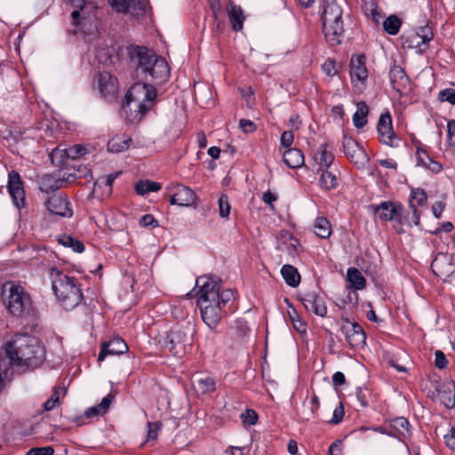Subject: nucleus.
Instances as JSON below:
<instances>
[{
  "instance_id": "40",
  "label": "nucleus",
  "mask_w": 455,
  "mask_h": 455,
  "mask_svg": "<svg viewBox=\"0 0 455 455\" xmlns=\"http://www.w3.org/2000/svg\"><path fill=\"white\" fill-rule=\"evenodd\" d=\"M136 192L144 196L149 192H156L161 189V184L152 180H140L136 184Z\"/></svg>"
},
{
  "instance_id": "19",
  "label": "nucleus",
  "mask_w": 455,
  "mask_h": 455,
  "mask_svg": "<svg viewBox=\"0 0 455 455\" xmlns=\"http://www.w3.org/2000/svg\"><path fill=\"white\" fill-rule=\"evenodd\" d=\"M65 182L66 180L59 171L51 174H44L39 179L38 186L42 192L50 194L60 189Z\"/></svg>"
},
{
  "instance_id": "32",
  "label": "nucleus",
  "mask_w": 455,
  "mask_h": 455,
  "mask_svg": "<svg viewBox=\"0 0 455 455\" xmlns=\"http://www.w3.org/2000/svg\"><path fill=\"white\" fill-rule=\"evenodd\" d=\"M131 139L125 136H116L108 143V149L112 153H120L125 151L130 147Z\"/></svg>"
},
{
  "instance_id": "64",
  "label": "nucleus",
  "mask_w": 455,
  "mask_h": 455,
  "mask_svg": "<svg viewBox=\"0 0 455 455\" xmlns=\"http://www.w3.org/2000/svg\"><path fill=\"white\" fill-rule=\"evenodd\" d=\"M446 445L455 451V427H452L448 434L444 435Z\"/></svg>"
},
{
  "instance_id": "55",
  "label": "nucleus",
  "mask_w": 455,
  "mask_h": 455,
  "mask_svg": "<svg viewBox=\"0 0 455 455\" xmlns=\"http://www.w3.org/2000/svg\"><path fill=\"white\" fill-rule=\"evenodd\" d=\"M54 450L52 446L31 448L27 451V455H52Z\"/></svg>"
},
{
  "instance_id": "2",
  "label": "nucleus",
  "mask_w": 455,
  "mask_h": 455,
  "mask_svg": "<svg viewBox=\"0 0 455 455\" xmlns=\"http://www.w3.org/2000/svg\"><path fill=\"white\" fill-rule=\"evenodd\" d=\"M4 351L10 364L22 371L34 370L45 360V349L38 339L28 334H16L5 343Z\"/></svg>"
},
{
  "instance_id": "16",
  "label": "nucleus",
  "mask_w": 455,
  "mask_h": 455,
  "mask_svg": "<svg viewBox=\"0 0 455 455\" xmlns=\"http://www.w3.org/2000/svg\"><path fill=\"white\" fill-rule=\"evenodd\" d=\"M128 351V346L125 341L119 337H116L101 344L100 352L98 355V361H103L107 355H119Z\"/></svg>"
},
{
  "instance_id": "34",
  "label": "nucleus",
  "mask_w": 455,
  "mask_h": 455,
  "mask_svg": "<svg viewBox=\"0 0 455 455\" xmlns=\"http://www.w3.org/2000/svg\"><path fill=\"white\" fill-rule=\"evenodd\" d=\"M365 15L371 19L376 24H379L383 18L380 9L376 5L372 0H365L363 6Z\"/></svg>"
},
{
  "instance_id": "59",
  "label": "nucleus",
  "mask_w": 455,
  "mask_h": 455,
  "mask_svg": "<svg viewBox=\"0 0 455 455\" xmlns=\"http://www.w3.org/2000/svg\"><path fill=\"white\" fill-rule=\"evenodd\" d=\"M239 126L245 133H250L256 130V124L248 119H241L239 121Z\"/></svg>"
},
{
  "instance_id": "44",
  "label": "nucleus",
  "mask_w": 455,
  "mask_h": 455,
  "mask_svg": "<svg viewBox=\"0 0 455 455\" xmlns=\"http://www.w3.org/2000/svg\"><path fill=\"white\" fill-rule=\"evenodd\" d=\"M414 34L419 36V39L421 41V44H423L426 48L427 47L428 43L434 37L432 28L428 25L419 27Z\"/></svg>"
},
{
  "instance_id": "13",
  "label": "nucleus",
  "mask_w": 455,
  "mask_h": 455,
  "mask_svg": "<svg viewBox=\"0 0 455 455\" xmlns=\"http://www.w3.org/2000/svg\"><path fill=\"white\" fill-rule=\"evenodd\" d=\"M7 188L13 204L19 209L23 207L25 205V190L18 172L12 171L9 172Z\"/></svg>"
},
{
  "instance_id": "31",
  "label": "nucleus",
  "mask_w": 455,
  "mask_h": 455,
  "mask_svg": "<svg viewBox=\"0 0 455 455\" xmlns=\"http://www.w3.org/2000/svg\"><path fill=\"white\" fill-rule=\"evenodd\" d=\"M347 281L355 290H363L366 286V280L362 273L355 267H349L347 272Z\"/></svg>"
},
{
  "instance_id": "7",
  "label": "nucleus",
  "mask_w": 455,
  "mask_h": 455,
  "mask_svg": "<svg viewBox=\"0 0 455 455\" xmlns=\"http://www.w3.org/2000/svg\"><path fill=\"white\" fill-rule=\"evenodd\" d=\"M432 388L428 391V397L439 401L446 408L455 406V382L452 380H435L431 382Z\"/></svg>"
},
{
  "instance_id": "42",
  "label": "nucleus",
  "mask_w": 455,
  "mask_h": 455,
  "mask_svg": "<svg viewBox=\"0 0 455 455\" xmlns=\"http://www.w3.org/2000/svg\"><path fill=\"white\" fill-rule=\"evenodd\" d=\"M416 156H417V165H421L427 169L428 163L431 160V157L425 148V146L420 142L417 143L416 147Z\"/></svg>"
},
{
  "instance_id": "35",
  "label": "nucleus",
  "mask_w": 455,
  "mask_h": 455,
  "mask_svg": "<svg viewBox=\"0 0 455 455\" xmlns=\"http://www.w3.org/2000/svg\"><path fill=\"white\" fill-rule=\"evenodd\" d=\"M229 19L232 22V27L235 31H239L243 28V10L240 6L230 4L228 12Z\"/></svg>"
},
{
  "instance_id": "43",
  "label": "nucleus",
  "mask_w": 455,
  "mask_h": 455,
  "mask_svg": "<svg viewBox=\"0 0 455 455\" xmlns=\"http://www.w3.org/2000/svg\"><path fill=\"white\" fill-rule=\"evenodd\" d=\"M120 175V172H115L112 174H109L106 177L99 178L96 182L94 183V188H100L102 186H105L108 188L107 195H110L112 193V186L115 181V180Z\"/></svg>"
},
{
  "instance_id": "38",
  "label": "nucleus",
  "mask_w": 455,
  "mask_h": 455,
  "mask_svg": "<svg viewBox=\"0 0 455 455\" xmlns=\"http://www.w3.org/2000/svg\"><path fill=\"white\" fill-rule=\"evenodd\" d=\"M319 184L321 188L324 190L334 189L338 186L337 177L331 172H329L327 170L323 171L320 176Z\"/></svg>"
},
{
  "instance_id": "45",
  "label": "nucleus",
  "mask_w": 455,
  "mask_h": 455,
  "mask_svg": "<svg viewBox=\"0 0 455 455\" xmlns=\"http://www.w3.org/2000/svg\"><path fill=\"white\" fill-rule=\"evenodd\" d=\"M283 241L282 243H279L277 245V249L282 251L283 248H287L288 250L292 249L294 251L298 250V247L300 246V243L299 241L294 238L289 233H285L283 235Z\"/></svg>"
},
{
  "instance_id": "51",
  "label": "nucleus",
  "mask_w": 455,
  "mask_h": 455,
  "mask_svg": "<svg viewBox=\"0 0 455 455\" xmlns=\"http://www.w3.org/2000/svg\"><path fill=\"white\" fill-rule=\"evenodd\" d=\"M85 153V148L81 145H74L68 148H65L66 158H77Z\"/></svg>"
},
{
  "instance_id": "63",
  "label": "nucleus",
  "mask_w": 455,
  "mask_h": 455,
  "mask_svg": "<svg viewBox=\"0 0 455 455\" xmlns=\"http://www.w3.org/2000/svg\"><path fill=\"white\" fill-rule=\"evenodd\" d=\"M447 132H448V138H449L451 146L455 147V121L454 120L448 122Z\"/></svg>"
},
{
  "instance_id": "50",
  "label": "nucleus",
  "mask_w": 455,
  "mask_h": 455,
  "mask_svg": "<svg viewBox=\"0 0 455 455\" xmlns=\"http://www.w3.org/2000/svg\"><path fill=\"white\" fill-rule=\"evenodd\" d=\"M241 419L244 425L252 426L257 423L258 414L254 410L247 409L243 413H242Z\"/></svg>"
},
{
  "instance_id": "4",
  "label": "nucleus",
  "mask_w": 455,
  "mask_h": 455,
  "mask_svg": "<svg viewBox=\"0 0 455 455\" xmlns=\"http://www.w3.org/2000/svg\"><path fill=\"white\" fill-rule=\"evenodd\" d=\"M343 10L337 0H327L324 4L322 21L327 42L332 45L341 44L344 36Z\"/></svg>"
},
{
  "instance_id": "62",
  "label": "nucleus",
  "mask_w": 455,
  "mask_h": 455,
  "mask_svg": "<svg viewBox=\"0 0 455 455\" xmlns=\"http://www.w3.org/2000/svg\"><path fill=\"white\" fill-rule=\"evenodd\" d=\"M140 225L142 227H156L157 225V220L151 214H146L142 216L140 220Z\"/></svg>"
},
{
  "instance_id": "8",
  "label": "nucleus",
  "mask_w": 455,
  "mask_h": 455,
  "mask_svg": "<svg viewBox=\"0 0 455 455\" xmlns=\"http://www.w3.org/2000/svg\"><path fill=\"white\" fill-rule=\"evenodd\" d=\"M196 287H201L204 291H210L211 284H215L217 296L214 297L215 302L226 309L228 302L234 299V291L231 290H223L220 291V280L215 276H200L196 279Z\"/></svg>"
},
{
  "instance_id": "25",
  "label": "nucleus",
  "mask_w": 455,
  "mask_h": 455,
  "mask_svg": "<svg viewBox=\"0 0 455 455\" xmlns=\"http://www.w3.org/2000/svg\"><path fill=\"white\" fill-rule=\"evenodd\" d=\"M389 78L392 87L396 91H401L405 88L409 80L404 70L397 65H394L390 68Z\"/></svg>"
},
{
  "instance_id": "46",
  "label": "nucleus",
  "mask_w": 455,
  "mask_h": 455,
  "mask_svg": "<svg viewBox=\"0 0 455 455\" xmlns=\"http://www.w3.org/2000/svg\"><path fill=\"white\" fill-rule=\"evenodd\" d=\"M355 397L361 407L365 408L369 405L371 399V392L367 387H359L356 388Z\"/></svg>"
},
{
  "instance_id": "52",
  "label": "nucleus",
  "mask_w": 455,
  "mask_h": 455,
  "mask_svg": "<svg viewBox=\"0 0 455 455\" xmlns=\"http://www.w3.org/2000/svg\"><path fill=\"white\" fill-rule=\"evenodd\" d=\"M438 99L443 102H449L451 105H455V90L447 88L440 91Z\"/></svg>"
},
{
  "instance_id": "57",
  "label": "nucleus",
  "mask_w": 455,
  "mask_h": 455,
  "mask_svg": "<svg viewBox=\"0 0 455 455\" xmlns=\"http://www.w3.org/2000/svg\"><path fill=\"white\" fill-rule=\"evenodd\" d=\"M293 140H294V135H293L292 132L286 131L282 133L280 142L283 148L291 147V144L293 143Z\"/></svg>"
},
{
  "instance_id": "23",
  "label": "nucleus",
  "mask_w": 455,
  "mask_h": 455,
  "mask_svg": "<svg viewBox=\"0 0 455 455\" xmlns=\"http://www.w3.org/2000/svg\"><path fill=\"white\" fill-rule=\"evenodd\" d=\"M433 273L440 278H446L452 273L453 266L443 254L436 256L431 263Z\"/></svg>"
},
{
  "instance_id": "30",
  "label": "nucleus",
  "mask_w": 455,
  "mask_h": 455,
  "mask_svg": "<svg viewBox=\"0 0 455 455\" xmlns=\"http://www.w3.org/2000/svg\"><path fill=\"white\" fill-rule=\"evenodd\" d=\"M369 107L364 101L356 104V111L353 115V124L357 129L363 128L367 124Z\"/></svg>"
},
{
  "instance_id": "18",
  "label": "nucleus",
  "mask_w": 455,
  "mask_h": 455,
  "mask_svg": "<svg viewBox=\"0 0 455 455\" xmlns=\"http://www.w3.org/2000/svg\"><path fill=\"white\" fill-rule=\"evenodd\" d=\"M301 301L307 311H312L315 315L324 317L327 314L325 303L316 292H307L301 298Z\"/></svg>"
},
{
  "instance_id": "49",
  "label": "nucleus",
  "mask_w": 455,
  "mask_h": 455,
  "mask_svg": "<svg viewBox=\"0 0 455 455\" xmlns=\"http://www.w3.org/2000/svg\"><path fill=\"white\" fill-rule=\"evenodd\" d=\"M291 321L293 328L299 333H305L307 331L306 323L300 318L298 313L293 310L292 313H289Z\"/></svg>"
},
{
  "instance_id": "14",
  "label": "nucleus",
  "mask_w": 455,
  "mask_h": 455,
  "mask_svg": "<svg viewBox=\"0 0 455 455\" xmlns=\"http://www.w3.org/2000/svg\"><path fill=\"white\" fill-rule=\"evenodd\" d=\"M377 132L382 143L393 148L398 146L396 134L393 131L392 118L388 112L380 115L377 124Z\"/></svg>"
},
{
  "instance_id": "54",
  "label": "nucleus",
  "mask_w": 455,
  "mask_h": 455,
  "mask_svg": "<svg viewBox=\"0 0 455 455\" xmlns=\"http://www.w3.org/2000/svg\"><path fill=\"white\" fill-rule=\"evenodd\" d=\"M49 157L52 164L58 165L61 164L63 163L64 158H66L65 149H60L56 148L51 152Z\"/></svg>"
},
{
  "instance_id": "15",
  "label": "nucleus",
  "mask_w": 455,
  "mask_h": 455,
  "mask_svg": "<svg viewBox=\"0 0 455 455\" xmlns=\"http://www.w3.org/2000/svg\"><path fill=\"white\" fill-rule=\"evenodd\" d=\"M45 205L47 209L55 215L71 217L73 214L69 201L67 196L62 194L53 195L48 197L45 201Z\"/></svg>"
},
{
  "instance_id": "28",
  "label": "nucleus",
  "mask_w": 455,
  "mask_h": 455,
  "mask_svg": "<svg viewBox=\"0 0 455 455\" xmlns=\"http://www.w3.org/2000/svg\"><path fill=\"white\" fill-rule=\"evenodd\" d=\"M315 162L321 167L329 168L334 160L333 154L328 149L327 144H321L314 154Z\"/></svg>"
},
{
  "instance_id": "48",
  "label": "nucleus",
  "mask_w": 455,
  "mask_h": 455,
  "mask_svg": "<svg viewBox=\"0 0 455 455\" xmlns=\"http://www.w3.org/2000/svg\"><path fill=\"white\" fill-rule=\"evenodd\" d=\"M219 213L221 218L227 219L230 213V204L228 202V196L225 194L221 195L218 200Z\"/></svg>"
},
{
  "instance_id": "39",
  "label": "nucleus",
  "mask_w": 455,
  "mask_h": 455,
  "mask_svg": "<svg viewBox=\"0 0 455 455\" xmlns=\"http://www.w3.org/2000/svg\"><path fill=\"white\" fill-rule=\"evenodd\" d=\"M401 25L402 20L396 15H390L383 21L384 30L391 36L398 34Z\"/></svg>"
},
{
  "instance_id": "47",
  "label": "nucleus",
  "mask_w": 455,
  "mask_h": 455,
  "mask_svg": "<svg viewBox=\"0 0 455 455\" xmlns=\"http://www.w3.org/2000/svg\"><path fill=\"white\" fill-rule=\"evenodd\" d=\"M61 388L58 387H54L52 390V394L49 399H47L44 403V409L46 411H50L53 410L57 404L60 403V396Z\"/></svg>"
},
{
  "instance_id": "24",
  "label": "nucleus",
  "mask_w": 455,
  "mask_h": 455,
  "mask_svg": "<svg viewBox=\"0 0 455 455\" xmlns=\"http://www.w3.org/2000/svg\"><path fill=\"white\" fill-rule=\"evenodd\" d=\"M98 86L103 97L113 96L117 92L116 78L108 72L100 73L98 76Z\"/></svg>"
},
{
  "instance_id": "9",
  "label": "nucleus",
  "mask_w": 455,
  "mask_h": 455,
  "mask_svg": "<svg viewBox=\"0 0 455 455\" xmlns=\"http://www.w3.org/2000/svg\"><path fill=\"white\" fill-rule=\"evenodd\" d=\"M374 213L381 220H395L399 224L403 223L404 209L401 204H395L393 202L386 201L382 202L378 205L372 206Z\"/></svg>"
},
{
  "instance_id": "17",
  "label": "nucleus",
  "mask_w": 455,
  "mask_h": 455,
  "mask_svg": "<svg viewBox=\"0 0 455 455\" xmlns=\"http://www.w3.org/2000/svg\"><path fill=\"white\" fill-rule=\"evenodd\" d=\"M173 188L176 190L171 197V204L188 207L195 204L196 196L192 189L180 184L174 185Z\"/></svg>"
},
{
  "instance_id": "36",
  "label": "nucleus",
  "mask_w": 455,
  "mask_h": 455,
  "mask_svg": "<svg viewBox=\"0 0 455 455\" xmlns=\"http://www.w3.org/2000/svg\"><path fill=\"white\" fill-rule=\"evenodd\" d=\"M402 40L403 48L415 49L418 53H423L427 49L423 44H421L419 36L414 33L403 36Z\"/></svg>"
},
{
  "instance_id": "37",
  "label": "nucleus",
  "mask_w": 455,
  "mask_h": 455,
  "mask_svg": "<svg viewBox=\"0 0 455 455\" xmlns=\"http://www.w3.org/2000/svg\"><path fill=\"white\" fill-rule=\"evenodd\" d=\"M58 242L65 247L71 248L75 252L81 253L84 251V243L69 235L63 234L59 235Z\"/></svg>"
},
{
  "instance_id": "61",
  "label": "nucleus",
  "mask_w": 455,
  "mask_h": 455,
  "mask_svg": "<svg viewBox=\"0 0 455 455\" xmlns=\"http://www.w3.org/2000/svg\"><path fill=\"white\" fill-rule=\"evenodd\" d=\"M113 399L114 395L112 394H108L101 400V402L97 406L101 413H105L108 410Z\"/></svg>"
},
{
  "instance_id": "10",
  "label": "nucleus",
  "mask_w": 455,
  "mask_h": 455,
  "mask_svg": "<svg viewBox=\"0 0 455 455\" xmlns=\"http://www.w3.org/2000/svg\"><path fill=\"white\" fill-rule=\"evenodd\" d=\"M340 331L345 335L347 342L352 347H363L366 342V334L363 327L357 323L343 319Z\"/></svg>"
},
{
  "instance_id": "5",
  "label": "nucleus",
  "mask_w": 455,
  "mask_h": 455,
  "mask_svg": "<svg viewBox=\"0 0 455 455\" xmlns=\"http://www.w3.org/2000/svg\"><path fill=\"white\" fill-rule=\"evenodd\" d=\"M211 285L210 291H204L201 287H197V305L200 307L203 321L210 329L213 330L218 326L227 310L215 302L214 297L217 296V290L215 284Z\"/></svg>"
},
{
  "instance_id": "27",
  "label": "nucleus",
  "mask_w": 455,
  "mask_h": 455,
  "mask_svg": "<svg viewBox=\"0 0 455 455\" xmlns=\"http://www.w3.org/2000/svg\"><path fill=\"white\" fill-rule=\"evenodd\" d=\"M194 387L198 394L208 395L215 391V379L210 376H200L194 380Z\"/></svg>"
},
{
  "instance_id": "12",
  "label": "nucleus",
  "mask_w": 455,
  "mask_h": 455,
  "mask_svg": "<svg viewBox=\"0 0 455 455\" xmlns=\"http://www.w3.org/2000/svg\"><path fill=\"white\" fill-rule=\"evenodd\" d=\"M343 149L347 159L355 165H363L369 161L366 152L353 138L344 135Z\"/></svg>"
},
{
  "instance_id": "58",
  "label": "nucleus",
  "mask_w": 455,
  "mask_h": 455,
  "mask_svg": "<svg viewBox=\"0 0 455 455\" xmlns=\"http://www.w3.org/2000/svg\"><path fill=\"white\" fill-rule=\"evenodd\" d=\"M322 69L328 76H333L336 75L337 71L335 69V61L331 60H327L323 65Z\"/></svg>"
},
{
  "instance_id": "21",
  "label": "nucleus",
  "mask_w": 455,
  "mask_h": 455,
  "mask_svg": "<svg viewBox=\"0 0 455 455\" xmlns=\"http://www.w3.org/2000/svg\"><path fill=\"white\" fill-rule=\"evenodd\" d=\"M350 76L352 81L364 83L368 77L364 55H353L350 60Z\"/></svg>"
},
{
  "instance_id": "22",
  "label": "nucleus",
  "mask_w": 455,
  "mask_h": 455,
  "mask_svg": "<svg viewBox=\"0 0 455 455\" xmlns=\"http://www.w3.org/2000/svg\"><path fill=\"white\" fill-rule=\"evenodd\" d=\"M190 345L188 332L180 328L172 330L169 334V348L175 354L182 352L187 345Z\"/></svg>"
},
{
  "instance_id": "33",
  "label": "nucleus",
  "mask_w": 455,
  "mask_h": 455,
  "mask_svg": "<svg viewBox=\"0 0 455 455\" xmlns=\"http://www.w3.org/2000/svg\"><path fill=\"white\" fill-rule=\"evenodd\" d=\"M315 233L320 238H328L331 234V226L325 217H317L314 223Z\"/></svg>"
},
{
  "instance_id": "29",
  "label": "nucleus",
  "mask_w": 455,
  "mask_h": 455,
  "mask_svg": "<svg viewBox=\"0 0 455 455\" xmlns=\"http://www.w3.org/2000/svg\"><path fill=\"white\" fill-rule=\"evenodd\" d=\"M281 275L285 283L291 287H297L300 283V275L297 268L290 264L283 265Z\"/></svg>"
},
{
  "instance_id": "1",
  "label": "nucleus",
  "mask_w": 455,
  "mask_h": 455,
  "mask_svg": "<svg viewBox=\"0 0 455 455\" xmlns=\"http://www.w3.org/2000/svg\"><path fill=\"white\" fill-rule=\"evenodd\" d=\"M128 53L137 77L143 82H137L130 87L125 96L126 104L141 119L156 102V89L149 82L156 84L165 82L169 78L170 68L164 58L145 46H130Z\"/></svg>"
},
{
  "instance_id": "6",
  "label": "nucleus",
  "mask_w": 455,
  "mask_h": 455,
  "mask_svg": "<svg viewBox=\"0 0 455 455\" xmlns=\"http://www.w3.org/2000/svg\"><path fill=\"white\" fill-rule=\"evenodd\" d=\"M3 293H8L7 308L12 315L20 316L29 311L31 299L21 285L7 283L3 286Z\"/></svg>"
},
{
  "instance_id": "60",
  "label": "nucleus",
  "mask_w": 455,
  "mask_h": 455,
  "mask_svg": "<svg viewBox=\"0 0 455 455\" xmlns=\"http://www.w3.org/2000/svg\"><path fill=\"white\" fill-rule=\"evenodd\" d=\"M344 417V409L342 404L340 403L339 407L335 408L333 411V415L331 419L330 420V423L332 424H339L342 421Z\"/></svg>"
},
{
  "instance_id": "20",
  "label": "nucleus",
  "mask_w": 455,
  "mask_h": 455,
  "mask_svg": "<svg viewBox=\"0 0 455 455\" xmlns=\"http://www.w3.org/2000/svg\"><path fill=\"white\" fill-rule=\"evenodd\" d=\"M427 196L424 189L422 188H413L411 191L410 200H409V207L412 212L411 220L415 226H419V212L418 211V207L423 206L427 204Z\"/></svg>"
},
{
  "instance_id": "53",
  "label": "nucleus",
  "mask_w": 455,
  "mask_h": 455,
  "mask_svg": "<svg viewBox=\"0 0 455 455\" xmlns=\"http://www.w3.org/2000/svg\"><path fill=\"white\" fill-rule=\"evenodd\" d=\"M160 427H161V423L159 421L148 422V435H147L148 441L156 440Z\"/></svg>"
},
{
  "instance_id": "56",
  "label": "nucleus",
  "mask_w": 455,
  "mask_h": 455,
  "mask_svg": "<svg viewBox=\"0 0 455 455\" xmlns=\"http://www.w3.org/2000/svg\"><path fill=\"white\" fill-rule=\"evenodd\" d=\"M435 365L441 370L445 369L448 365V360L441 350H436L435 353Z\"/></svg>"
},
{
  "instance_id": "41",
  "label": "nucleus",
  "mask_w": 455,
  "mask_h": 455,
  "mask_svg": "<svg viewBox=\"0 0 455 455\" xmlns=\"http://www.w3.org/2000/svg\"><path fill=\"white\" fill-rule=\"evenodd\" d=\"M409 421L403 417L395 418L390 422V428L403 436L409 433Z\"/></svg>"
},
{
  "instance_id": "11",
  "label": "nucleus",
  "mask_w": 455,
  "mask_h": 455,
  "mask_svg": "<svg viewBox=\"0 0 455 455\" xmlns=\"http://www.w3.org/2000/svg\"><path fill=\"white\" fill-rule=\"evenodd\" d=\"M110 4L116 12L129 13L137 19L143 18L147 12L146 0H111Z\"/></svg>"
},
{
  "instance_id": "26",
  "label": "nucleus",
  "mask_w": 455,
  "mask_h": 455,
  "mask_svg": "<svg viewBox=\"0 0 455 455\" xmlns=\"http://www.w3.org/2000/svg\"><path fill=\"white\" fill-rule=\"evenodd\" d=\"M283 159L284 164L291 168H299L304 164V155L298 148H288L283 152Z\"/></svg>"
},
{
  "instance_id": "3",
  "label": "nucleus",
  "mask_w": 455,
  "mask_h": 455,
  "mask_svg": "<svg viewBox=\"0 0 455 455\" xmlns=\"http://www.w3.org/2000/svg\"><path fill=\"white\" fill-rule=\"evenodd\" d=\"M52 287L60 305L67 310H72L77 307L83 294L75 279L53 267L50 271Z\"/></svg>"
}]
</instances>
